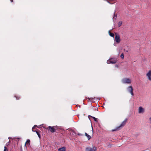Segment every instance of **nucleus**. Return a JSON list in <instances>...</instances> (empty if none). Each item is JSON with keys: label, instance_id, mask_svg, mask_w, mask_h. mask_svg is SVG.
Masks as SVG:
<instances>
[{"label": "nucleus", "instance_id": "obj_1", "mask_svg": "<svg viewBox=\"0 0 151 151\" xmlns=\"http://www.w3.org/2000/svg\"><path fill=\"white\" fill-rule=\"evenodd\" d=\"M10 142V140L9 142H7L5 146H4V151H8L9 150H12V151H14L17 150V146L14 145V147L13 146L12 147H11L10 145H9V143Z\"/></svg>", "mask_w": 151, "mask_h": 151}, {"label": "nucleus", "instance_id": "obj_2", "mask_svg": "<svg viewBox=\"0 0 151 151\" xmlns=\"http://www.w3.org/2000/svg\"><path fill=\"white\" fill-rule=\"evenodd\" d=\"M127 120V119H125L119 126L116 127L115 129H112V131L114 132L120 129L122 127H124L126 124Z\"/></svg>", "mask_w": 151, "mask_h": 151}, {"label": "nucleus", "instance_id": "obj_3", "mask_svg": "<svg viewBox=\"0 0 151 151\" xmlns=\"http://www.w3.org/2000/svg\"><path fill=\"white\" fill-rule=\"evenodd\" d=\"M122 83L124 84H130L131 83V80L129 78H124L122 81Z\"/></svg>", "mask_w": 151, "mask_h": 151}, {"label": "nucleus", "instance_id": "obj_4", "mask_svg": "<svg viewBox=\"0 0 151 151\" xmlns=\"http://www.w3.org/2000/svg\"><path fill=\"white\" fill-rule=\"evenodd\" d=\"M30 140L29 139H28L27 140L24 146V150H27V148L26 146L27 145L30 148Z\"/></svg>", "mask_w": 151, "mask_h": 151}, {"label": "nucleus", "instance_id": "obj_5", "mask_svg": "<svg viewBox=\"0 0 151 151\" xmlns=\"http://www.w3.org/2000/svg\"><path fill=\"white\" fill-rule=\"evenodd\" d=\"M115 41L117 43H119L120 41V39L119 35L117 33H115Z\"/></svg>", "mask_w": 151, "mask_h": 151}, {"label": "nucleus", "instance_id": "obj_6", "mask_svg": "<svg viewBox=\"0 0 151 151\" xmlns=\"http://www.w3.org/2000/svg\"><path fill=\"white\" fill-rule=\"evenodd\" d=\"M116 60L115 59H113L112 58H110L108 60H107V63L108 64L110 63L111 64H114L116 63Z\"/></svg>", "mask_w": 151, "mask_h": 151}, {"label": "nucleus", "instance_id": "obj_7", "mask_svg": "<svg viewBox=\"0 0 151 151\" xmlns=\"http://www.w3.org/2000/svg\"><path fill=\"white\" fill-rule=\"evenodd\" d=\"M55 127V126L53 127L49 126L48 127L46 128V129H48L51 132L53 133L55 132V129L54 128V127Z\"/></svg>", "mask_w": 151, "mask_h": 151}, {"label": "nucleus", "instance_id": "obj_8", "mask_svg": "<svg viewBox=\"0 0 151 151\" xmlns=\"http://www.w3.org/2000/svg\"><path fill=\"white\" fill-rule=\"evenodd\" d=\"M128 91L131 93L132 96L134 95V93H133V88L132 86H129L127 88Z\"/></svg>", "mask_w": 151, "mask_h": 151}, {"label": "nucleus", "instance_id": "obj_9", "mask_svg": "<svg viewBox=\"0 0 151 151\" xmlns=\"http://www.w3.org/2000/svg\"><path fill=\"white\" fill-rule=\"evenodd\" d=\"M96 147L94 146H93L92 148L87 147L86 148L87 151H96Z\"/></svg>", "mask_w": 151, "mask_h": 151}, {"label": "nucleus", "instance_id": "obj_10", "mask_svg": "<svg viewBox=\"0 0 151 151\" xmlns=\"http://www.w3.org/2000/svg\"><path fill=\"white\" fill-rule=\"evenodd\" d=\"M146 76L147 77L148 80L151 81V70H149L148 72L146 74Z\"/></svg>", "mask_w": 151, "mask_h": 151}, {"label": "nucleus", "instance_id": "obj_11", "mask_svg": "<svg viewBox=\"0 0 151 151\" xmlns=\"http://www.w3.org/2000/svg\"><path fill=\"white\" fill-rule=\"evenodd\" d=\"M145 110L143 108L142 106H139V107L138 113L139 114L143 113L144 112Z\"/></svg>", "mask_w": 151, "mask_h": 151}, {"label": "nucleus", "instance_id": "obj_12", "mask_svg": "<svg viewBox=\"0 0 151 151\" xmlns=\"http://www.w3.org/2000/svg\"><path fill=\"white\" fill-rule=\"evenodd\" d=\"M65 150L66 147H63L61 148L58 149V151H65Z\"/></svg>", "mask_w": 151, "mask_h": 151}, {"label": "nucleus", "instance_id": "obj_13", "mask_svg": "<svg viewBox=\"0 0 151 151\" xmlns=\"http://www.w3.org/2000/svg\"><path fill=\"white\" fill-rule=\"evenodd\" d=\"M90 117H91L92 118L94 119V121H95L96 122H98L97 118L95 117H94L92 116L91 115H89L88 116V117L89 118Z\"/></svg>", "mask_w": 151, "mask_h": 151}, {"label": "nucleus", "instance_id": "obj_14", "mask_svg": "<svg viewBox=\"0 0 151 151\" xmlns=\"http://www.w3.org/2000/svg\"><path fill=\"white\" fill-rule=\"evenodd\" d=\"M115 12H114V16L113 18V20L114 21V19H116V18L117 17V15L116 14H115Z\"/></svg>", "mask_w": 151, "mask_h": 151}, {"label": "nucleus", "instance_id": "obj_15", "mask_svg": "<svg viewBox=\"0 0 151 151\" xmlns=\"http://www.w3.org/2000/svg\"><path fill=\"white\" fill-rule=\"evenodd\" d=\"M85 135L87 137L88 140H89L91 138V136L88 134L86 133H85Z\"/></svg>", "mask_w": 151, "mask_h": 151}, {"label": "nucleus", "instance_id": "obj_16", "mask_svg": "<svg viewBox=\"0 0 151 151\" xmlns=\"http://www.w3.org/2000/svg\"><path fill=\"white\" fill-rule=\"evenodd\" d=\"M33 132H36V133L37 134V135H38V137H39L40 139V137H41L39 131H38L35 130V131H33Z\"/></svg>", "mask_w": 151, "mask_h": 151}, {"label": "nucleus", "instance_id": "obj_17", "mask_svg": "<svg viewBox=\"0 0 151 151\" xmlns=\"http://www.w3.org/2000/svg\"><path fill=\"white\" fill-rule=\"evenodd\" d=\"M109 35L111 37H114V34L112 33H111L110 32V30H109Z\"/></svg>", "mask_w": 151, "mask_h": 151}, {"label": "nucleus", "instance_id": "obj_18", "mask_svg": "<svg viewBox=\"0 0 151 151\" xmlns=\"http://www.w3.org/2000/svg\"><path fill=\"white\" fill-rule=\"evenodd\" d=\"M71 134L73 136H76V133L73 130H72L71 132Z\"/></svg>", "mask_w": 151, "mask_h": 151}, {"label": "nucleus", "instance_id": "obj_19", "mask_svg": "<svg viewBox=\"0 0 151 151\" xmlns=\"http://www.w3.org/2000/svg\"><path fill=\"white\" fill-rule=\"evenodd\" d=\"M97 99L98 100H99L100 99H98V98L96 99L95 97H94V98H90L88 97V99H89V100H91V101H92L93 99Z\"/></svg>", "mask_w": 151, "mask_h": 151}, {"label": "nucleus", "instance_id": "obj_20", "mask_svg": "<svg viewBox=\"0 0 151 151\" xmlns=\"http://www.w3.org/2000/svg\"><path fill=\"white\" fill-rule=\"evenodd\" d=\"M118 27H119L121 26L122 24V22L121 21H119L118 23Z\"/></svg>", "mask_w": 151, "mask_h": 151}, {"label": "nucleus", "instance_id": "obj_21", "mask_svg": "<svg viewBox=\"0 0 151 151\" xmlns=\"http://www.w3.org/2000/svg\"><path fill=\"white\" fill-rule=\"evenodd\" d=\"M14 97L16 98V99H17V100H19V99H20V96H17L16 95L14 96Z\"/></svg>", "mask_w": 151, "mask_h": 151}, {"label": "nucleus", "instance_id": "obj_22", "mask_svg": "<svg viewBox=\"0 0 151 151\" xmlns=\"http://www.w3.org/2000/svg\"><path fill=\"white\" fill-rule=\"evenodd\" d=\"M120 57L122 59H124V55L123 53H122L120 56Z\"/></svg>", "mask_w": 151, "mask_h": 151}, {"label": "nucleus", "instance_id": "obj_23", "mask_svg": "<svg viewBox=\"0 0 151 151\" xmlns=\"http://www.w3.org/2000/svg\"><path fill=\"white\" fill-rule=\"evenodd\" d=\"M38 127V126L36 125H35L34 127H32V131H34L33 130V129H34V128H35L36 127Z\"/></svg>", "mask_w": 151, "mask_h": 151}, {"label": "nucleus", "instance_id": "obj_24", "mask_svg": "<svg viewBox=\"0 0 151 151\" xmlns=\"http://www.w3.org/2000/svg\"><path fill=\"white\" fill-rule=\"evenodd\" d=\"M15 139H16V140L18 141L19 139V138H15Z\"/></svg>", "mask_w": 151, "mask_h": 151}, {"label": "nucleus", "instance_id": "obj_25", "mask_svg": "<svg viewBox=\"0 0 151 151\" xmlns=\"http://www.w3.org/2000/svg\"><path fill=\"white\" fill-rule=\"evenodd\" d=\"M77 135H79V136H82V135H83V134H81L80 133H78L77 134Z\"/></svg>", "mask_w": 151, "mask_h": 151}, {"label": "nucleus", "instance_id": "obj_26", "mask_svg": "<svg viewBox=\"0 0 151 151\" xmlns=\"http://www.w3.org/2000/svg\"><path fill=\"white\" fill-rule=\"evenodd\" d=\"M20 150H21V151H22V150H23L22 149V147L21 146H20Z\"/></svg>", "mask_w": 151, "mask_h": 151}, {"label": "nucleus", "instance_id": "obj_27", "mask_svg": "<svg viewBox=\"0 0 151 151\" xmlns=\"http://www.w3.org/2000/svg\"><path fill=\"white\" fill-rule=\"evenodd\" d=\"M149 120L150 121V124H151V119H149Z\"/></svg>", "mask_w": 151, "mask_h": 151}, {"label": "nucleus", "instance_id": "obj_28", "mask_svg": "<svg viewBox=\"0 0 151 151\" xmlns=\"http://www.w3.org/2000/svg\"><path fill=\"white\" fill-rule=\"evenodd\" d=\"M10 1L11 2H12L13 1V0H10Z\"/></svg>", "mask_w": 151, "mask_h": 151}, {"label": "nucleus", "instance_id": "obj_29", "mask_svg": "<svg viewBox=\"0 0 151 151\" xmlns=\"http://www.w3.org/2000/svg\"><path fill=\"white\" fill-rule=\"evenodd\" d=\"M116 67H118V65H116Z\"/></svg>", "mask_w": 151, "mask_h": 151}, {"label": "nucleus", "instance_id": "obj_30", "mask_svg": "<svg viewBox=\"0 0 151 151\" xmlns=\"http://www.w3.org/2000/svg\"><path fill=\"white\" fill-rule=\"evenodd\" d=\"M149 119H151V117L149 118Z\"/></svg>", "mask_w": 151, "mask_h": 151}, {"label": "nucleus", "instance_id": "obj_31", "mask_svg": "<svg viewBox=\"0 0 151 151\" xmlns=\"http://www.w3.org/2000/svg\"><path fill=\"white\" fill-rule=\"evenodd\" d=\"M126 52H128V50H126Z\"/></svg>", "mask_w": 151, "mask_h": 151}, {"label": "nucleus", "instance_id": "obj_32", "mask_svg": "<svg viewBox=\"0 0 151 151\" xmlns=\"http://www.w3.org/2000/svg\"><path fill=\"white\" fill-rule=\"evenodd\" d=\"M150 129H151V126H150Z\"/></svg>", "mask_w": 151, "mask_h": 151}]
</instances>
